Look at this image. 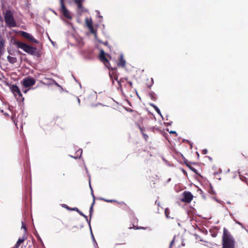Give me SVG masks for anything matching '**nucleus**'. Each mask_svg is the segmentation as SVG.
Instances as JSON below:
<instances>
[{"instance_id":"nucleus-1","label":"nucleus","mask_w":248,"mask_h":248,"mask_svg":"<svg viewBox=\"0 0 248 248\" xmlns=\"http://www.w3.org/2000/svg\"><path fill=\"white\" fill-rule=\"evenodd\" d=\"M222 248H235V240L225 228L223 229Z\"/></svg>"},{"instance_id":"nucleus-2","label":"nucleus","mask_w":248,"mask_h":248,"mask_svg":"<svg viewBox=\"0 0 248 248\" xmlns=\"http://www.w3.org/2000/svg\"><path fill=\"white\" fill-rule=\"evenodd\" d=\"M15 45H16L18 48L23 49L25 52L29 54L35 55L36 53V47L29 46L24 43L17 41L15 42Z\"/></svg>"},{"instance_id":"nucleus-3","label":"nucleus","mask_w":248,"mask_h":248,"mask_svg":"<svg viewBox=\"0 0 248 248\" xmlns=\"http://www.w3.org/2000/svg\"><path fill=\"white\" fill-rule=\"evenodd\" d=\"M5 22L9 28L15 27L16 26L13 15L11 11L7 10L4 15Z\"/></svg>"},{"instance_id":"nucleus-4","label":"nucleus","mask_w":248,"mask_h":248,"mask_svg":"<svg viewBox=\"0 0 248 248\" xmlns=\"http://www.w3.org/2000/svg\"><path fill=\"white\" fill-rule=\"evenodd\" d=\"M108 57H109L110 59H111V57L107 54H105L104 51L102 49L100 51V54L99 56V60L101 62H102L109 69L113 70L112 67H110V63L108 59Z\"/></svg>"},{"instance_id":"nucleus-5","label":"nucleus","mask_w":248,"mask_h":248,"mask_svg":"<svg viewBox=\"0 0 248 248\" xmlns=\"http://www.w3.org/2000/svg\"><path fill=\"white\" fill-rule=\"evenodd\" d=\"M35 82V80L33 78L26 77L23 79L22 84L24 87L27 88L33 86Z\"/></svg>"},{"instance_id":"nucleus-6","label":"nucleus","mask_w":248,"mask_h":248,"mask_svg":"<svg viewBox=\"0 0 248 248\" xmlns=\"http://www.w3.org/2000/svg\"><path fill=\"white\" fill-rule=\"evenodd\" d=\"M183 196V198L181 199V201L186 203H190L193 198V196L189 191H184Z\"/></svg>"},{"instance_id":"nucleus-7","label":"nucleus","mask_w":248,"mask_h":248,"mask_svg":"<svg viewBox=\"0 0 248 248\" xmlns=\"http://www.w3.org/2000/svg\"><path fill=\"white\" fill-rule=\"evenodd\" d=\"M61 4V10L62 13V15L64 17L68 19H71L72 16H71L69 11L66 9L64 4V0H60Z\"/></svg>"},{"instance_id":"nucleus-8","label":"nucleus","mask_w":248,"mask_h":248,"mask_svg":"<svg viewBox=\"0 0 248 248\" xmlns=\"http://www.w3.org/2000/svg\"><path fill=\"white\" fill-rule=\"evenodd\" d=\"M20 35L32 43H34L36 44H38L39 43V42L36 40L31 34L27 32L22 31L20 32Z\"/></svg>"},{"instance_id":"nucleus-9","label":"nucleus","mask_w":248,"mask_h":248,"mask_svg":"<svg viewBox=\"0 0 248 248\" xmlns=\"http://www.w3.org/2000/svg\"><path fill=\"white\" fill-rule=\"evenodd\" d=\"M10 90L14 94L15 96H16L17 95H18L19 98L22 96L21 93L19 88L16 85H12L10 87Z\"/></svg>"},{"instance_id":"nucleus-10","label":"nucleus","mask_w":248,"mask_h":248,"mask_svg":"<svg viewBox=\"0 0 248 248\" xmlns=\"http://www.w3.org/2000/svg\"><path fill=\"white\" fill-rule=\"evenodd\" d=\"M102 200L106 202H110V203H113V202H116L118 204L120 205H121V206H124V207L127 208L128 209H129V207L127 205V204L124 202H118L115 200H108V199H104V198H102L101 199Z\"/></svg>"},{"instance_id":"nucleus-11","label":"nucleus","mask_w":248,"mask_h":248,"mask_svg":"<svg viewBox=\"0 0 248 248\" xmlns=\"http://www.w3.org/2000/svg\"><path fill=\"white\" fill-rule=\"evenodd\" d=\"M78 15H81L83 13L87 12L82 5V3L78 4Z\"/></svg>"},{"instance_id":"nucleus-12","label":"nucleus","mask_w":248,"mask_h":248,"mask_svg":"<svg viewBox=\"0 0 248 248\" xmlns=\"http://www.w3.org/2000/svg\"><path fill=\"white\" fill-rule=\"evenodd\" d=\"M126 62L123 58V56L121 55L119 58V62L118 63V65L122 67H124L125 66Z\"/></svg>"},{"instance_id":"nucleus-13","label":"nucleus","mask_w":248,"mask_h":248,"mask_svg":"<svg viewBox=\"0 0 248 248\" xmlns=\"http://www.w3.org/2000/svg\"><path fill=\"white\" fill-rule=\"evenodd\" d=\"M4 50V41L0 39V57L2 55Z\"/></svg>"},{"instance_id":"nucleus-14","label":"nucleus","mask_w":248,"mask_h":248,"mask_svg":"<svg viewBox=\"0 0 248 248\" xmlns=\"http://www.w3.org/2000/svg\"><path fill=\"white\" fill-rule=\"evenodd\" d=\"M7 60H8V61L12 64H14L17 62L16 58L11 57L10 56H8L7 57Z\"/></svg>"},{"instance_id":"nucleus-15","label":"nucleus","mask_w":248,"mask_h":248,"mask_svg":"<svg viewBox=\"0 0 248 248\" xmlns=\"http://www.w3.org/2000/svg\"><path fill=\"white\" fill-rule=\"evenodd\" d=\"M86 25L88 28L93 26V21L91 19H88L87 18L85 19Z\"/></svg>"},{"instance_id":"nucleus-16","label":"nucleus","mask_w":248,"mask_h":248,"mask_svg":"<svg viewBox=\"0 0 248 248\" xmlns=\"http://www.w3.org/2000/svg\"><path fill=\"white\" fill-rule=\"evenodd\" d=\"M165 214L166 217L168 218H173V217L170 216V210L169 208H166L165 209Z\"/></svg>"},{"instance_id":"nucleus-17","label":"nucleus","mask_w":248,"mask_h":248,"mask_svg":"<svg viewBox=\"0 0 248 248\" xmlns=\"http://www.w3.org/2000/svg\"><path fill=\"white\" fill-rule=\"evenodd\" d=\"M93 202L90 208V214L91 216L93 212V206L95 203V196H94V195L93 194Z\"/></svg>"},{"instance_id":"nucleus-18","label":"nucleus","mask_w":248,"mask_h":248,"mask_svg":"<svg viewBox=\"0 0 248 248\" xmlns=\"http://www.w3.org/2000/svg\"><path fill=\"white\" fill-rule=\"evenodd\" d=\"M150 105L155 109L158 114H161L159 109L155 105L151 104Z\"/></svg>"},{"instance_id":"nucleus-19","label":"nucleus","mask_w":248,"mask_h":248,"mask_svg":"<svg viewBox=\"0 0 248 248\" xmlns=\"http://www.w3.org/2000/svg\"><path fill=\"white\" fill-rule=\"evenodd\" d=\"M239 173H240V172H239ZM239 176H240L241 180H242L243 181H246L247 182V177L242 176L241 174H239Z\"/></svg>"},{"instance_id":"nucleus-20","label":"nucleus","mask_w":248,"mask_h":248,"mask_svg":"<svg viewBox=\"0 0 248 248\" xmlns=\"http://www.w3.org/2000/svg\"><path fill=\"white\" fill-rule=\"evenodd\" d=\"M187 166L188 167V168L192 170L194 172H195V173H197V170L196 169H195L194 168L188 165H187Z\"/></svg>"},{"instance_id":"nucleus-21","label":"nucleus","mask_w":248,"mask_h":248,"mask_svg":"<svg viewBox=\"0 0 248 248\" xmlns=\"http://www.w3.org/2000/svg\"><path fill=\"white\" fill-rule=\"evenodd\" d=\"M74 2L78 5V4H80L82 3L84 0H74Z\"/></svg>"},{"instance_id":"nucleus-22","label":"nucleus","mask_w":248,"mask_h":248,"mask_svg":"<svg viewBox=\"0 0 248 248\" xmlns=\"http://www.w3.org/2000/svg\"><path fill=\"white\" fill-rule=\"evenodd\" d=\"M24 241H25L24 238H19L17 240V242L18 243V244H19V245H20L21 244L23 243Z\"/></svg>"},{"instance_id":"nucleus-23","label":"nucleus","mask_w":248,"mask_h":248,"mask_svg":"<svg viewBox=\"0 0 248 248\" xmlns=\"http://www.w3.org/2000/svg\"><path fill=\"white\" fill-rule=\"evenodd\" d=\"M142 136L143 137V138L146 141H147L148 140V138H149L147 134H146L145 133H143V134H142Z\"/></svg>"},{"instance_id":"nucleus-24","label":"nucleus","mask_w":248,"mask_h":248,"mask_svg":"<svg viewBox=\"0 0 248 248\" xmlns=\"http://www.w3.org/2000/svg\"><path fill=\"white\" fill-rule=\"evenodd\" d=\"M138 127H139V129L140 130V131L141 133L142 134H143V133H144V128L141 127L140 125H139V124H138Z\"/></svg>"},{"instance_id":"nucleus-25","label":"nucleus","mask_w":248,"mask_h":248,"mask_svg":"<svg viewBox=\"0 0 248 248\" xmlns=\"http://www.w3.org/2000/svg\"><path fill=\"white\" fill-rule=\"evenodd\" d=\"M88 29L91 33H94L95 32V31H94L93 26H92L91 28V27L88 28Z\"/></svg>"},{"instance_id":"nucleus-26","label":"nucleus","mask_w":248,"mask_h":248,"mask_svg":"<svg viewBox=\"0 0 248 248\" xmlns=\"http://www.w3.org/2000/svg\"><path fill=\"white\" fill-rule=\"evenodd\" d=\"M62 206L66 209H67V210H71V208L70 207H69V206H68L66 204H63L62 205Z\"/></svg>"},{"instance_id":"nucleus-27","label":"nucleus","mask_w":248,"mask_h":248,"mask_svg":"<svg viewBox=\"0 0 248 248\" xmlns=\"http://www.w3.org/2000/svg\"><path fill=\"white\" fill-rule=\"evenodd\" d=\"M70 211H77L78 213H79V210L77 207H74V208H71V210Z\"/></svg>"},{"instance_id":"nucleus-28","label":"nucleus","mask_w":248,"mask_h":248,"mask_svg":"<svg viewBox=\"0 0 248 248\" xmlns=\"http://www.w3.org/2000/svg\"><path fill=\"white\" fill-rule=\"evenodd\" d=\"M207 152H208V151H207V149H203V150L202 151V154L203 155H206V154H207Z\"/></svg>"},{"instance_id":"nucleus-29","label":"nucleus","mask_w":248,"mask_h":248,"mask_svg":"<svg viewBox=\"0 0 248 248\" xmlns=\"http://www.w3.org/2000/svg\"><path fill=\"white\" fill-rule=\"evenodd\" d=\"M79 214L83 217H84L86 219H87V217L84 215L82 212H81L80 211H79V213H78Z\"/></svg>"},{"instance_id":"nucleus-30","label":"nucleus","mask_w":248,"mask_h":248,"mask_svg":"<svg viewBox=\"0 0 248 248\" xmlns=\"http://www.w3.org/2000/svg\"><path fill=\"white\" fill-rule=\"evenodd\" d=\"M174 243V239L171 241L170 245V248H171L172 246L173 245V244Z\"/></svg>"},{"instance_id":"nucleus-31","label":"nucleus","mask_w":248,"mask_h":248,"mask_svg":"<svg viewBox=\"0 0 248 248\" xmlns=\"http://www.w3.org/2000/svg\"><path fill=\"white\" fill-rule=\"evenodd\" d=\"M128 84L130 85V86L132 87V83L131 81H128Z\"/></svg>"},{"instance_id":"nucleus-32","label":"nucleus","mask_w":248,"mask_h":248,"mask_svg":"<svg viewBox=\"0 0 248 248\" xmlns=\"http://www.w3.org/2000/svg\"><path fill=\"white\" fill-rule=\"evenodd\" d=\"M170 133H172V134H176V132L175 131H171Z\"/></svg>"},{"instance_id":"nucleus-33","label":"nucleus","mask_w":248,"mask_h":248,"mask_svg":"<svg viewBox=\"0 0 248 248\" xmlns=\"http://www.w3.org/2000/svg\"><path fill=\"white\" fill-rule=\"evenodd\" d=\"M212 236L215 237H216L217 236V234L216 233H213L212 234Z\"/></svg>"},{"instance_id":"nucleus-34","label":"nucleus","mask_w":248,"mask_h":248,"mask_svg":"<svg viewBox=\"0 0 248 248\" xmlns=\"http://www.w3.org/2000/svg\"><path fill=\"white\" fill-rule=\"evenodd\" d=\"M189 145H190V149H192V143H190V142H189Z\"/></svg>"},{"instance_id":"nucleus-35","label":"nucleus","mask_w":248,"mask_h":248,"mask_svg":"<svg viewBox=\"0 0 248 248\" xmlns=\"http://www.w3.org/2000/svg\"><path fill=\"white\" fill-rule=\"evenodd\" d=\"M15 245L18 248H19V247L20 246L19 244H18L17 242H16V244Z\"/></svg>"},{"instance_id":"nucleus-36","label":"nucleus","mask_w":248,"mask_h":248,"mask_svg":"<svg viewBox=\"0 0 248 248\" xmlns=\"http://www.w3.org/2000/svg\"><path fill=\"white\" fill-rule=\"evenodd\" d=\"M114 78L115 80H118V77L117 76H115L114 77Z\"/></svg>"},{"instance_id":"nucleus-37","label":"nucleus","mask_w":248,"mask_h":248,"mask_svg":"<svg viewBox=\"0 0 248 248\" xmlns=\"http://www.w3.org/2000/svg\"><path fill=\"white\" fill-rule=\"evenodd\" d=\"M247 175L248 176L247 184L248 185V175L247 174Z\"/></svg>"},{"instance_id":"nucleus-38","label":"nucleus","mask_w":248,"mask_h":248,"mask_svg":"<svg viewBox=\"0 0 248 248\" xmlns=\"http://www.w3.org/2000/svg\"><path fill=\"white\" fill-rule=\"evenodd\" d=\"M22 228H24L25 229H26V227L24 226V225L23 224L22 225Z\"/></svg>"},{"instance_id":"nucleus-39","label":"nucleus","mask_w":248,"mask_h":248,"mask_svg":"<svg viewBox=\"0 0 248 248\" xmlns=\"http://www.w3.org/2000/svg\"><path fill=\"white\" fill-rule=\"evenodd\" d=\"M27 91H28V90H25V91H23V92H24V93H27Z\"/></svg>"},{"instance_id":"nucleus-40","label":"nucleus","mask_w":248,"mask_h":248,"mask_svg":"<svg viewBox=\"0 0 248 248\" xmlns=\"http://www.w3.org/2000/svg\"><path fill=\"white\" fill-rule=\"evenodd\" d=\"M197 155H198V156L199 155V153L198 152H197Z\"/></svg>"},{"instance_id":"nucleus-41","label":"nucleus","mask_w":248,"mask_h":248,"mask_svg":"<svg viewBox=\"0 0 248 248\" xmlns=\"http://www.w3.org/2000/svg\"><path fill=\"white\" fill-rule=\"evenodd\" d=\"M130 111H133V110L131 109V110H130Z\"/></svg>"},{"instance_id":"nucleus-42","label":"nucleus","mask_w":248,"mask_h":248,"mask_svg":"<svg viewBox=\"0 0 248 248\" xmlns=\"http://www.w3.org/2000/svg\"><path fill=\"white\" fill-rule=\"evenodd\" d=\"M152 98H153V99H155V98H154V97H153V96H152Z\"/></svg>"}]
</instances>
